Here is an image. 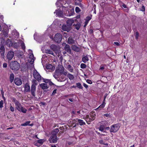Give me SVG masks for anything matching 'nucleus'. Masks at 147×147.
Listing matches in <instances>:
<instances>
[{
	"label": "nucleus",
	"mask_w": 147,
	"mask_h": 147,
	"mask_svg": "<svg viewBox=\"0 0 147 147\" xmlns=\"http://www.w3.org/2000/svg\"><path fill=\"white\" fill-rule=\"evenodd\" d=\"M57 89H55L53 91L52 93V95H54L56 93Z\"/></svg>",
	"instance_id": "obj_51"
},
{
	"label": "nucleus",
	"mask_w": 147,
	"mask_h": 147,
	"mask_svg": "<svg viewBox=\"0 0 147 147\" xmlns=\"http://www.w3.org/2000/svg\"><path fill=\"white\" fill-rule=\"evenodd\" d=\"M81 68L82 69H84L86 67V65L84 63H81L80 65Z\"/></svg>",
	"instance_id": "obj_42"
},
{
	"label": "nucleus",
	"mask_w": 147,
	"mask_h": 147,
	"mask_svg": "<svg viewBox=\"0 0 147 147\" xmlns=\"http://www.w3.org/2000/svg\"><path fill=\"white\" fill-rule=\"evenodd\" d=\"M10 109L11 111L13 112L14 111V108L12 106H10Z\"/></svg>",
	"instance_id": "obj_54"
},
{
	"label": "nucleus",
	"mask_w": 147,
	"mask_h": 147,
	"mask_svg": "<svg viewBox=\"0 0 147 147\" xmlns=\"http://www.w3.org/2000/svg\"><path fill=\"white\" fill-rule=\"evenodd\" d=\"M69 100L71 102H73V99L71 98H69Z\"/></svg>",
	"instance_id": "obj_63"
},
{
	"label": "nucleus",
	"mask_w": 147,
	"mask_h": 147,
	"mask_svg": "<svg viewBox=\"0 0 147 147\" xmlns=\"http://www.w3.org/2000/svg\"><path fill=\"white\" fill-rule=\"evenodd\" d=\"M67 42L69 44L72 45L75 43V40L72 37L70 36L68 38Z\"/></svg>",
	"instance_id": "obj_14"
},
{
	"label": "nucleus",
	"mask_w": 147,
	"mask_h": 147,
	"mask_svg": "<svg viewBox=\"0 0 147 147\" xmlns=\"http://www.w3.org/2000/svg\"><path fill=\"white\" fill-rule=\"evenodd\" d=\"M91 19V18L90 16H87L86 17L87 20L88 21H89Z\"/></svg>",
	"instance_id": "obj_58"
},
{
	"label": "nucleus",
	"mask_w": 147,
	"mask_h": 147,
	"mask_svg": "<svg viewBox=\"0 0 147 147\" xmlns=\"http://www.w3.org/2000/svg\"><path fill=\"white\" fill-rule=\"evenodd\" d=\"M89 32L90 34L92 33L93 32V30L92 29H90Z\"/></svg>",
	"instance_id": "obj_60"
},
{
	"label": "nucleus",
	"mask_w": 147,
	"mask_h": 147,
	"mask_svg": "<svg viewBox=\"0 0 147 147\" xmlns=\"http://www.w3.org/2000/svg\"><path fill=\"white\" fill-rule=\"evenodd\" d=\"M7 64L6 63H4L3 64V67L4 68H6L7 67Z\"/></svg>",
	"instance_id": "obj_53"
},
{
	"label": "nucleus",
	"mask_w": 147,
	"mask_h": 147,
	"mask_svg": "<svg viewBox=\"0 0 147 147\" xmlns=\"http://www.w3.org/2000/svg\"><path fill=\"white\" fill-rule=\"evenodd\" d=\"M89 59L87 56L84 55L83 56L82 58V61L84 63H86V62L88 61Z\"/></svg>",
	"instance_id": "obj_25"
},
{
	"label": "nucleus",
	"mask_w": 147,
	"mask_h": 147,
	"mask_svg": "<svg viewBox=\"0 0 147 147\" xmlns=\"http://www.w3.org/2000/svg\"><path fill=\"white\" fill-rule=\"evenodd\" d=\"M119 128V124L118 123L113 125L111 126L110 131L111 132H116L118 130Z\"/></svg>",
	"instance_id": "obj_7"
},
{
	"label": "nucleus",
	"mask_w": 147,
	"mask_h": 147,
	"mask_svg": "<svg viewBox=\"0 0 147 147\" xmlns=\"http://www.w3.org/2000/svg\"><path fill=\"white\" fill-rule=\"evenodd\" d=\"M14 76L13 73L11 74L9 76L10 81L11 83H12L14 80Z\"/></svg>",
	"instance_id": "obj_29"
},
{
	"label": "nucleus",
	"mask_w": 147,
	"mask_h": 147,
	"mask_svg": "<svg viewBox=\"0 0 147 147\" xmlns=\"http://www.w3.org/2000/svg\"><path fill=\"white\" fill-rule=\"evenodd\" d=\"M20 64L16 61L11 62L10 64V68L12 70H18L20 68Z\"/></svg>",
	"instance_id": "obj_3"
},
{
	"label": "nucleus",
	"mask_w": 147,
	"mask_h": 147,
	"mask_svg": "<svg viewBox=\"0 0 147 147\" xmlns=\"http://www.w3.org/2000/svg\"><path fill=\"white\" fill-rule=\"evenodd\" d=\"M33 76L34 78L38 82L40 81L41 80V76L39 74L35 69L33 71Z\"/></svg>",
	"instance_id": "obj_6"
},
{
	"label": "nucleus",
	"mask_w": 147,
	"mask_h": 147,
	"mask_svg": "<svg viewBox=\"0 0 147 147\" xmlns=\"http://www.w3.org/2000/svg\"><path fill=\"white\" fill-rule=\"evenodd\" d=\"M3 100H1L0 101V108H2L3 107Z\"/></svg>",
	"instance_id": "obj_45"
},
{
	"label": "nucleus",
	"mask_w": 147,
	"mask_h": 147,
	"mask_svg": "<svg viewBox=\"0 0 147 147\" xmlns=\"http://www.w3.org/2000/svg\"><path fill=\"white\" fill-rule=\"evenodd\" d=\"M74 22V20L73 19H69L66 21V23L67 25L71 27L72 24Z\"/></svg>",
	"instance_id": "obj_17"
},
{
	"label": "nucleus",
	"mask_w": 147,
	"mask_h": 147,
	"mask_svg": "<svg viewBox=\"0 0 147 147\" xmlns=\"http://www.w3.org/2000/svg\"><path fill=\"white\" fill-rule=\"evenodd\" d=\"M46 68L47 69H49L51 70H54L55 69V67L53 66L51 64H49L47 65Z\"/></svg>",
	"instance_id": "obj_24"
},
{
	"label": "nucleus",
	"mask_w": 147,
	"mask_h": 147,
	"mask_svg": "<svg viewBox=\"0 0 147 147\" xmlns=\"http://www.w3.org/2000/svg\"><path fill=\"white\" fill-rule=\"evenodd\" d=\"M105 103L104 102H103V103H102L101 105L98 108L96 109V110H97L98 109H99L100 110L104 108L105 106Z\"/></svg>",
	"instance_id": "obj_30"
},
{
	"label": "nucleus",
	"mask_w": 147,
	"mask_h": 147,
	"mask_svg": "<svg viewBox=\"0 0 147 147\" xmlns=\"http://www.w3.org/2000/svg\"><path fill=\"white\" fill-rule=\"evenodd\" d=\"M36 90V86L34 85H32L31 87V94L33 96L35 97L36 96L35 92Z\"/></svg>",
	"instance_id": "obj_15"
},
{
	"label": "nucleus",
	"mask_w": 147,
	"mask_h": 147,
	"mask_svg": "<svg viewBox=\"0 0 147 147\" xmlns=\"http://www.w3.org/2000/svg\"><path fill=\"white\" fill-rule=\"evenodd\" d=\"M40 87L43 90L48 89L49 87V86L47 84L44 83H42L40 84Z\"/></svg>",
	"instance_id": "obj_19"
},
{
	"label": "nucleus",
	"mask_w": 147,
	"mask_h": 147,
	"mask_svg": "<svg viewBox=\"0 0 147 147\" xmlns=\"http://www.w3.org/2000/svg\"><path fill=\"white\" fill-rule=\"evenodd\" d=\"M99 130L102 131L104 130V128L103 127L101 126L99 129Z\"/></svg>",
	"instance_id": "obj_55"
},
{
	"label": "nucleus",
	"mask_w": 147,
	"mask_h": 147,
	"mask_svg": "<svg viewBox=\"0 0 147 147\" xmlns=\"http://www.w3.org/2000/svg\"><path fill=\"white\" fill-rule=\"evenodd\" d=\"M80 9L78 7H76L75 8V11L76 13H78L80 11Z\"/></svg>",
	"instance_id": "obj_44"
},
{
	"label": "nucleus",
	"mask_w": 147,
	"mask_h": 147,
	"mask_svg": "<svg viewBox=\"0 0 147 147\" xmlns=\"http://www.w3.org/2000/svg\"><path fill=\"white\" fill-rule=\"evenodd\" d=\"M67 77L70 80H72L74 78V76L70 74H67Z\"/></svg>",
	"instance_id": "obj_38"
},
{
	"label": "nucleus",
	"mask_w": 147,
	"mask_h": 147,
	"mask_svg": "<svg viewBox=\"0 0 147 147\" xmlns=\"http://www.w3.org/2000/svg\"><path fill=\"white\" fill-rule=\"evenodd\" d=\"M12 101L14 102L17 110L19 111L24 113H26L27 110L25 108L23 107L20 103L16 98H13Z\"/></svg>",
	"instance_id": "obj_2"
},
{
	"label": "nucleus",
	"mask_w": 147,
	"mask_h": 147,
	"mask_svg": "<svg viewBox=\"0 0 147 147\" xmlns=\"http://www.w3.org/2000/svg\"><path fill=\"white\" fill-rule=\"evenodd\" d=\"M51 147H57L55 145H51Z\"/></svg>",
	"instance_id": "obj_64"
},
{
	"label": "nucleus",
	"mask_w": 147,
	"mask_h": 147,
	"mask_svg": "<svg viewBox=\"0 0 147 147\" xmlns=\"http://www.w3.org/2000/svg\"><path fill=\"white\" fill-rule=\"evenodd\" d=\"M76 85L80 89H82L83 88V87L81 85V84L80 83H76Z\"/></svg>",
	"instance_id": "obj_40"
},
{
	"label": "nucleus",
	"mask_w": 147,
	"mask_h": 147,
	"mask_svg": "<svg viewBox=\"0 0 147 147\" xmlns=\"http://www.w3.org/2000/svg\"><path fill=\"white\" fill-rule=\"evenodd\" d=\"M1 34H2L5 37H7L8 36V33L6 31H3L2 32Z\"/></svg>",
	"instance_id": "obj_37"
},
{
	"label": "nucleus",
	"mask_w": 147,
	"mask_h": 147,
	"mask_svg": "<svg viewBox=\"0 0 147 147\" xmlns=\"http://www.w3.org/2000/svg\"><path fill=\"white\" fill-rule=\"evenodd\" d=\"M62 45L64 46L65 50L69 54H71V49L69 45L67 44L65 42H63L62 44Z\"/></svg>",
	"instance_id": "obj_8"
},
{
	"label": "nucleus",
	"mask_w": 147,
	"mask_h": 147,
	"mask_svg": "<svg viewBox=\"0 0 147 147\" xmlns=\"http://www.w3.org/2000/svg\"><path fill=\"white\" fill-rule=\"evenodd\" d=\"M139 36V34L138 32H137L136 33V36L135 37L136 38V39H138V38Z\"/></svg>",
	"instance_id": "obj_46"
},
{
	"label": "nucleus",
	"mask_w": 147,
	"mask_h": 147,
	"mask_svg": "<svg viewBox=\"0 0 147 147\" xmlns=\"http://www.w3.org/2000/svg\"><path fill=\"white\" fill-rule=\"evenodd\" d=\"M122 6L123 7H124V8H127V6H126V5L125 4H123Z\"/></svg>",
	"instance_id": "obj_62"
},
{
	"label": "nucleus",
	"mask_w": 147,
	"mask_h": 147,
	"mask_svg": "<svg viewBox=\"0 0 147 147\" xmlns=\"http://www.w3.org/2000/svg\"><path fill=\"white\" fill-rule=\"evenodd\" d=\"M62 36L59 33L56 34L54 38V40L57 43H60L61 41Z\"/></svg>",
	"instance_id": "obj_5"
},
{
	"label": "nucleus",
	"mask_w": 147,
	"mask_h": 147,
	"mask_svg": "<svg viewBox=\"0 0 147 147\" xmlns=\"http://www.w3.org/2000/svg\"><path fill=\"white\" fill-rule=\"evenodd\" d=\"M73 26L75 27V28L77 30H78L80 26V23H77L76 24H74Z\"/></svg>",
	"instance_id": "obj_33"
},
{
	"label": "nucleus",
	"mask_w": 147,
	"mask_h": 147,
	"mask_svg": "<svg viewBox=\"0 0 147 147\" xmlns=\"http://www.w3.org/2000/svg\"><path fill=\"white\" fill-rule=\"evenodd\" d=\"M114 44L115 45L117 46H119L120 45L119 44L118 42H114Z\"/></svg>",
	"instance_id": "obj_59"
},
{
	"label": "nucleus",
	"mask_w": 147,
	"mask_h": 147,
	"mask_svg": "<svg viewBox=\"0 0 147 147\" xmlns=\"http://www.w3.org/2000/svg\"><path fill=\"white\" fill-rule=\"evenodd\" d=\"M14 52L12 51H10L7 53V57L8 59L11 60L12 59L14 55Z\"/></svg>",
	"instance_id": "obj_12"
},
{
	"label": "nucleus",
	"mask_w": 147,
	"mask_h": 147,
	"mask_svg": "<svg viewBox=\"0 0 147 147\" xmlns=\"http://www.w3.org/2000/svg\"><path fill=\"white\" fill-rule=\"evenodd\" d=\"M0 47L5 48L2 42H1L0 43Z\"/></svg>",
	"instance_id": "obj_52"
},
{
	"label": "nucleus",
	"mask_w": 147,
	"mask_h": 147,
	"mask_svg": "<svg viewBox=\"0 0 147 147\" xmlns=\"http://www.w3.org/2000/svg\"><path fill=\"white\" fill-rule=\"evenodd\" d=\"M65 69L62 66H60L57 68L55 70V72L54 74L53 77L56 79L58 78L63 74L65 76L67 75V72L65 70H64Z\"/></svg>",
	"instance_id": "obj_1"
},
{
	"label": "nucleus",
	"mask_w": 147,
	"mask_h": 147,
	"mask_svg": "<svg viewBox=\"0 0 147 147\" xmlns=\"http://www.w3.org/2000/svg\"><path fill=\"white\" fill-rule=\"evenodd\" d=\"M104 116L106 117H111V115L109 114H108L107 113L105 114L104 115Z\"/></svg>",
	"instance_id": "obj_50"
},
{
	"label": "nucleus",
	"mask_w": 147,
	"mask_h": 147,
	"mask_svg": "<svg viewBox=\"0 0 147 147\" xmlns=\"http://www.w3.org/2000/svg\"><path fill=\"white\" fill-rule=\"evenodd\" d=\"M67 68L68 70L71 72H73L74 71V69H73L71 65L69 64L67 66Z\"/></svg>",
	"instance_id": "obj_35"
},
{
	"label": "nucleus",
	"mask_w": 147,
	"mask_h": 147,
	"mask_svg": "<svg viewBox=\"0 0 147 147\" xmlns=\"http://www.w3.org/2000/svg\"><path fill=\"white\" fill-rule=\"evenodd\" d=\"M61 28L64 31L69 32L71 30V27L67 25L63 24Z\"/></svg>",
	"instance_id": "obj_11"
},
{
	"label": "nucleus",
	"mask_w": 147,
	"mask_h": 147,
	"mask_svg": "<svg viewBox=\"0 0 147 147\" xmlns=\"http://www.w3.org/2000/svg\"><path fill=\"white\" fill-rule=\"evenodd\" d=\"M42 79L43 80V82H45V83L47 84L48 83L49 84L50 86H52L54 84L51 82L50 80L46 79L43 78H42Z\"/></svg>",
	"instance_id": "obj_16"
},
{
	"label": "nucleus",
	"mask_w": 147,
	"mask_h": 147,
	"mask_svg": "<svg viewBox=\"0 0 147 147\" xmlns=\"http://www.w3.org/2000/svg\"><path fill=\"white\" fill-rule=\"evenodd\" d=\"M30 123V121H27L24 123L22 124L21 125L22 126H26L29 125Z\"/></svg>",
	"instance_id": "obj_39"
},
{
	"label": "nucleus",
	"mask_w": 147,
	"mask_h": 147,
	"mask_svg": "<svg viewBox=\"0 0 147 147\" xmlns=\"http://www.w3.org/2000/svg\"><path fill=\"white\" fill-rule=\"evenodd\" d=\"M85 119L86 120V121H87V123L88 124H89L90 123H88V122H90L93 121L94 120H92V118L91 117H90L89 115H86L85 117Z\"/></svg>",
	"instance_id": "obj_22"
},
{
	"label": "nucleus",
	"mask_w": 147,
	"mask_h": 147,
	"mask_svg": "<svg viewBox=\"0 0 147 147\" xmlns=\"http://www.w3.org/2000/svg\"><path fill=\"white\" fill-rule=\"evenodd\" d=\"M72 49L76 52H79L80 51V48L75 45H72L71 46Z\"/></svg>",
	"instance_id": "obj_18"
},
{
	"label": "nucleus",
	"mask_w": 147,
	"mask_h": 147,
	"mask_svg": "<svg viewBox=\"0 0 147 147\" xmlns=\"http://www.w3.org/2000/svg\"><path fill=\"white\" fill-rule=\"evenodd\" d=\"M58 140L57 135L52 134L51 136L50 137L49 139V140L50 143H56Z\"/></svg>",
	"instance_id": "obj_9"
},
{
	"label": "nucleus",
	"mask_w": 147,
	"mask_h": 147,
	"mask_svg": "<svg viewBox=\"0 0 147 147\" xmlns=\"http://www.w3.org/2000/svg\"><path fill=\"white\" fill-rule=\"evenodd\" d=\"M59 130L58 128L55 129L52 132V134H54L55 135H57V134L59 132Z\"/></svg>",
	"instance_id": "obj_34"
},
{
	"label": "nucleus",
	"mask_w": 147,
	"mask_h": 147,
	"mask_svg": "<svg viewBox=\"0 0 147 147\" xmlns=\"http://www.w3.org/2000/svg\"><path fill=\"white\" fill-rule=\"evenodd\" d=\"M107 96V94H105V95L104 96V100H103V102H105V99H106Z\"/></svg>",
	"instance_id": "obj_57"
},
{
	"label": "nucleus",
	"mask_w": 147,
	"mask_h": 147,
	"mask_svg": "<svg viewBox=\"0 0 147 147\" xmlns=\"http://www.w3.org/2000/svg\"><path fill=\"white\" fill-rule=\"evenodd\" d=\"M86 82L87 83L89 84H91L92 83V81L90 80H86Z\"/></svg>",
	"instance_id": "obj_49"
},
{
	"label": "nucleus",
	"mask_w": 147,
	"mask_h": 147,
	"mask_svg": "<svg viewBox=\"0 0 147 147\" xmlns=\"http://www.w3.org/2000/svg\"><path fill=\"white\" fill-rule=\"evenodd\" d=\"M5 48L0 47V53L2 57L4 58L5 57Z\"/></svg>",
	"instance_id": "obj_21"
},
{
	"label": "nucleus",
	"mask_w": 147,
	"mask_h": 147,
	"mask_svg": "<svg viewBox=\"0 0 147 147\" xmlns=\"http://www.w3.org/2000/svg\"><path fill=\"white\" fill-rule=\"evenodd\" d=\"M33 57H34V56L33 54H32L31 55H30V58L32 59Z\"/></svg>",
	"instance_id": "obj_61"
},
{
	"label": "nucleus",
	"mask_w": 147,
	"mask_h": 147,
	"mask_svg": "<svg viewBox=\"0 0 147 147\" xmlns=\"http://www.w3.org/2000/svg\"><path fill=\"white\" fill-rule=\"evenodd\" d=\"M51 49L56 54L57 56H59L60 52V48L58 46L52 44L50 46Z\"/></svg>",
	"instance_id": "obj_4"
},
{
	"label": "nucleus",
	"mask_w": 147,
	"mask_h": 147,
	"mask_svg": "<svg viewBox=\"0 0 147 147\" xmlns=\"http://www.w3.org/2000/svg\"><path fill=\"white\" fill-rule=\"evenodd\" d=\"M45 53H46L51 54L52 55H53L54 56H55L54 55V53H53V52L50 49L46 50L45 51Z\"/></svg>",
	"instance_id": "obj_28"
},
{
	"label": "nucleus",
	"mask_w": 147,
	"mask_h": 147,
	"mask_svg": "<svg viewBox=\"0 0 147 147\" xmlns=\"http://www.w3.org/2000/svg\"><path fill=\"white\" fill-rule=\"evenodd\" d=\"M14 82L15 84L17 86L20 85L22 84L21 79L19 78H15L14 80Z\"/></svg>",
	"instance_id": "obj_13"
},
{
	"label": "nucleus",
	"mask_w": 147,
	"mask_h": 147,
	"mask_svg": "<svg viewBox=\"0 0 147 147\" xmlns=\"http://www.w3.org/2000/svg\"><path fill=\"white\" fill-rule=\"evenodd\" d=\"M21 47L22 49H25V47L24 43L22 42L21 43Z\"/></svg>",
	"instance_id": "obj_48"
},
{
	"label": "nucleus",
	"mask_w": 147,
	"mask_h": 147,
	"mask_svg": "<svg viewBox=\"0 0 147 147\" xmlns=\"http://www.w3.org/2000/svg\"><path fill=\"white\" fill-rule=\"evenodd\" d=\"M95 113L94 112H91L90 114V117L92 118V120H94L95 119Z\"/></svg>",
	"instance_id": "obj_27"
},
{
	"label": "nucleus",
	"mask_w": 147,
	"mask_h": 147,
	"mask_svg": "<svg viewBox=\"0 0 147 147\" xmlns=\"http://www.w3.org/2000/svg\"><path fill=\"white\" fill-rule=\"evenodd\" d=\"M26 65H23L21 66L20 69L21 71H24L26 70Z\"/></svg>",
	"instance_id": "obj_32"
},
{
	"label": "nucleus",
	"mask_w": 147,
	"mask_h": 147,
	"mask_svg": "<svg viewBox=\"0 0 147 147\" xmlns=\"http://www.w3.org/2000/svg\"><path fill=\"white\" fill-rule=\"evenodd\" d=\"M140 10L143 11H145V8L143 5L140 9Z\"/></svg>",
	"instance_id": "obj_47"
},
{
	"label": "nucleus",
	"mask_w": 147,
	"mask_h": 147,
	"mask_svg": "<svg viewBox=\"0 0 147 147\" xmlns=\"http://www.w3.org/2000/svg\"><path fill=\"white\" fill-rule=\"evenodd\" d=\"M13 42L10 39H8L6 42V45L8 47H10L12 45V43Z\"/></svg>",
	"instance_id": "obj_20"
},
{
	"label": "nucleus",
	"mask_w": 147,
	"mask_h": 147,
	"mask_svg": "<svg viewBox=\"0 0 147 147\" xmlns=\"http://www.w3.org/2000/svg\"><path fill=\"white\" fill-rule=\"evenodd\" d=\"M24 90L26 92H28L30 91V86L27 84H26L25 85Z\"/></svg>",
	"instance_id": "obj_23"
},
{
	"label": "nucleus",
	"mask_w": 147,
	"mask_h": 147,
	"mask_svg": "<svg viewBox=\"0 0 147 147\" xmlns=\"http://www.w3.org/2000/svg\"><path fill=\"white\" fill-rule=\"evenodd\" d=\"M99 143L100 144H103L105 145H107L108 144L107 143H105L104 142V141L103 140H101L99 141Z\"/></svg>",
	"instance_id": "obj_43"
},
{
	"label": "nucleus",
	"mask_w": 147,
	"mask_h": 147,
	"mask_svg": "<svg viewBox=\"0 0 147 147\" xmlns=\"http://www.w3.org/2000/svg\"><path fill=\"white\" fill-rule=\"evenodd\" d=\"M45 141V140L43 139H40L37 140V142L39 144H42Z\"/></svg>",
	"instance_id": "obj_41"
},
{
	"label": "nucleus",
	"mask_w": 147,
	"mask_h": 147,
	"mask_svg": "<svg viewBox=\"0 0 147 147\" xmlns=\"http://www.w3.org/2000/svg\"><path fill=\"white\" fill-rule=\"evenodd\" d=\"M54 13H56L57 16H60L62 15V12L61 11L56 10Z\"/></svg>",
	"instance_id": "obj_31"
},
{
	"label": "nucleus",
	"mask_w": 147,
	"mask_h": 147,
	"mask_svg": "<svg viewBox=\"0 0 147 147\" xmlns=\"http://www.w3.org/2000/svg\"><path fill=\"white\" fill-rule=\"evenodd\" d=\"M83 86L86 88H87L88 87V85L86 84L85 83H84L83 84Z\"/></svg>",
	"instance_id": "obj_56"
},
{
	"label": "nucleus",
	"mask_w": 147,
	"mask_h": 147,
	"mask_svg": "<svg viewBox=\"0 0 147 147\" xmlns=\"http://www.w3.org/2000/svg\"><path fill=\"white\" fill-rule=\"evenodd\" d=\"M32 85H34L35 86H36L37 84V82L36 80L34 79L32 80Z\"/></svg>",
	"instance_id": "obj_36"
},
{
	"label": "nucleus",
	"mask_w": 147,
	"mask_h": 147,
	"mask_svg": "<svg viewBox=\"0 0 147 147\" xmlns=\"http://www.w3.org/2000/svg\"><path fill=\"white\" fill-rule=\"evenodd\" d=\"M19 43L16 42H13L12 43V46L14 48L17 49L19 47Z\"/></svg>",
	"instance_id": "obj_26"
},
{
	"label": "nucleus",
	"mask_w": 147,
	"mask_h": 147,
	"mask_svg": "<svg viewBox=\"0 0 147 147\" xmlns=\"http://www.w3.org/2000/svg\"><path fill=\"white\" fill-rule=\"evenodd\" d=\"M74 121L75 122V123L77 122L76 124L80 125L81 126L86 124L85 122L82 120L78 118L74 119Z\"/></svg>",
	"instance_id": "obj_10"
}]
</instances>
